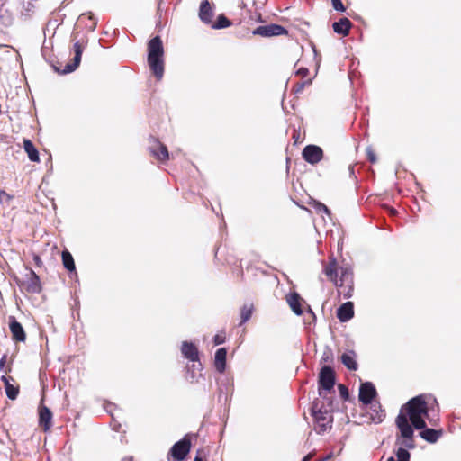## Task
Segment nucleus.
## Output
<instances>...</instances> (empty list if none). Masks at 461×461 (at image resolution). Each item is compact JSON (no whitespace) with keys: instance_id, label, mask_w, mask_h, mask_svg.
<instances>
[{"instance_id":"30","label":"nucleus","mask_w":461,"mask_h":461,"mask_svg":"<svg viewBox=\"0 0 461 461\" xmlns=\"http://www.w3.org/2000/svg\"><path fill=\"white\" fill-rule=\"evenodd\" d=\"M195 367V364H193L192 366H187V375H186V380L191 383H198V376L194 373V368ZM202 376V375H199V377Z\"/></svg>"},{"instance_id":"15","label":"nucleus","mask_w":461,"mask_h":461,"mask_svg":"<svg viewBox=\"0 0 461 461\" xmlns=\"http://www.w3.org/2000/svg\"><path fill=\"white\" fill-rule=\"evenodd\" d=\"M149 149L153 157L162 162L167 160L169 158L167 146L159 142L158 140H154V145L150 146Z\"/></svg>"},{"instance_id":"36","label":"nucleus","mask_w":461,"mask_h":461,"mask_svg":"<svg viewBox=\"0 0 461 461\" xmlns=\"http://www.w3.org/2000/svg\"><path fill=\"white\" fill-rule=\"evenodd\" d=\"M366 155L371 163H375L376 161V157L370 148L366 149Z\"/></svg>"},{"instance_id":"51","label":"nucleus","mask_w":461,"mask_h":461,"mask_svg":"<svg viewBox=\"0 0 461 461\" xmlns=\"http://www.w3.org/2000/svg\"><path fill=\"white\" fill-rule=\"evenodd\" d=\"M267 0H262V3H265Z\"/></svg>"},{"instance_id":"23","label":"nucleus","mask_w":461,"mask_h":461,"mask_svg":"<svg viewBox=\"0 0 461 461\" xmlns=\"http://www.w3.org/2000/svg\"><path fill=\"white\" fill-rule=\"evenodd\" d=\"M51 419L52 413L50 410L46 406L41 407L39 411V421L45 431L50 429L51 426Z\"/></svg>"},{"instance_id":"21","label":"nucleus","mask_w":461,"mask_h":461,"mask_svg":"<svg viewBox=\"0 0 461 461\" xmlns=\"http://www.w3.org/2000/svg\"><path fill=\"white\" fill-rule=\"evenodd\" d=\"M227 349L225 348H218L214 356V366L219 373H223L226 368Z\"/></svg>"},{"instance_id":"41","label":"nucleus","mask_w":461,"mask_h":461,"mask_svg":"<svg viewBox=\"0 0 461 461\" xmlns=\"http://www.w3.org/2000/svg\"><path fill=\"white\" fill-rule=\"evenodd\" d=\"M306 313L311 317L312 321L314 322L316 320V316L310 306H308Z\"/></svg>"},{"instance_id":"2","label":"nucleus","mask_w":461,"mask_h":461,"mask_svg":"<svg viewBox=\"0 0 461 461\" xmlns=\"http://www.w3.org/2000/svg\"><path fill=\"white\" fill-rule=\"evenodd\" d=\"M395 424L400 431L395 440V444L399 446L394 452L397 461H410L411 454L408 449H414L416 447L413 426L409 423L407 416L402 412L396 417ZM387 461H395V459L393 456H390Z\"/></svg>"},{"instance_id":"49","label":"nucleus","mask_w":461,"mask_h":461,"mask_svg":"<svg viewBox=\"0 0 461 461\" xmlns=\"http://www.w3.org/2000/svg\"><path fill=\"white\" fill-rule=\"evenodd\" d=\"M95 22H93V25L91 26V29H92V30H95Z\"/></svg>"},{"instance_id":"16","label":"nucleus","mask_w":461,"mask_h":461,"mask_svg":"<svg viewBox=\"0 0 461 461\" xmlns=\"http://www.w3.org/2000/svg\"><path fill=\"white\" fill-rule=\"evenodd\" d=\"M354 316V304L352 302L342 303L337 310V318L341 322H347Z\"/></svg>"},{"instance_id":"46","label":"nucleus","mask_w":461,"mask_h":461,"mask_svg":"<svg viewBox=\"0 0 461 461\" xmlns=\"http://www.w3.org/2000/svg\"><path fill=\"white\" fill-rule=\"evenodd\" d=\"M350 292H351V285H349V290H348V292L347 294H344V295H345V297H350V296H351Z\"/></svg>"},{"instance_id":"1","label":"nucleus","mask_w":461,"mask_h":461,"mask_svg":"<svg viewBox=\"0 0 461 461\" xmlns=\"http://www.w3.org/2000/svg\"><path fill=\"white\" fill-rule=\"evenodd\" d=\"M400 412L407 416L409 423L411 422V425L416 429L426 427L425 419H427L432 426H435L438 421V415L437 413L429 414L424 395H418L411 398L402 407Z\"/></svg>"},{"instance_id":"27","label":"nucleus","mask_w":461,"mask_h":461,"mask_svg":"<svg viewBox=\"0 0 461 461\" xmlns=\"http://www.w3.org/2000/svg\"><path fill=\"white\" fill-rule=\"evenodd\" d=\"M61 257L64 267L69 272H75L76 266L71 253L68 250L65 249L62 251Z\"/></svg>"},{"instance_id":"31","label":"nucleus","mask_w":461,"mask_h":461,"mask_svg":"<svg viewBox=\"0 0 461 461\" xmlns=\"http://www.w3.org/2000/svg\"><path fill=\"white\" fill-rule=\"evenodd\" d=\"M14 196L7 194L5 191H0V203L8 205L9 203L13 200Z\"/></svg>"},{"instance_id":"39","label":"nucleus","mask_w":461,"mask_h":461,"mask_svg":"<svg viewBox=\"0 0 461 461\" xmlns=\"http://www.w3.org/2000/svg\"><path fill=\"white\" fill-rule=\"evenodd\" d=\"M312 50H313V52H314V59H316V71H317L319 67H320L321 58L318 57V53H317V50H316L315 47H313Z\"/></svg>"},{"instance_id":"19","label":"nucleus","mask_w":461,"mask_h":461,"mask_svg":"<svg viewBox=\"0 0 461 461\" xmlns=\"http://www.w3.org/2000/svg\"><path fill=\"white\" fill-rule=\"evenodd\" d=\"M442 429H434L425 427L420 429L419 435L427 442L433 444L439 439V438L442 436Z\"/></svg>"},{"instance_id":"8","label":"nucleus","mask_w":461,"mask_h":461,"mask_svg":"<svg viewBox=\"0 0 461 461\" xmlns=\"http://www.w3.org/2000/svg\"><path fill=\"white\" fill-rule=\"evenodd\" d=\"M325 275L335 283L336 285H339L338 282V272L336 269V262L335 259L330 262V264L324 269ZM352 283L351 273L348 272L346 269H341V276H340V284L339 286L343 285V283Z\"/></svg>"},{"instance_id":"34","label":"nucleus","mask_w":461,"mask_h":461,"mask_svg":"<svg viewBox=\"0 0 461 461\" xmlns=\"http://www.w3.org/2000/svg\"><path fill=\"white\" fill-rule=\"evenodd\" d=\"M331 4H332L333 8L336 11L344 12L346 10V8H345L343 3L341 2V0H331Z\"/></svg>"},{"instance_id":"9","label":"nucleus","mask_w":461,"mask_h":461,"mask_svg":"<svg viewBox=\"0 0 461 461\" xmlns=\"http://www.w3.org/2000/svg\"><path fill=\"white\" fill-rule=\"evenodd\" d=\"M303 158L311 165L319 163L323 157L321 148L316 145H307L303 149Z\"/></svg>"},{"instance_id":"37","label":"nucleus","mask_w":461,"mask_h":461,"mask_svg":"<svg viewBox=\"0 0 461 461\" xmlns=\"http://www.w3.org/2000/svg\"><path fill=\"white\" fill-rule=\"evenodd\" d=\"M309 73V70L307 68H300L296 70V75L301 76L303 77H305Z\"/></svg>"},{"instance_id":"20","label":"nucleus","mask_w":461,"mask_h":461,"mask_svg":"<svg viewBox=\"0 0 461 461\" xmlns=\"http://www.w3.org/2000/svg\"><path fill=\"white\" fill-rule=\"evenodd\" d=\"M352 27V23L349 19L343 17L340 18L338 22H335L332 24L333 31L339 35L347 36L349 33V31Z\"/></svg>"},{"instance_id":"26","label":"nucleus","mask_w":461,"mask_h":461,"mask_svg":"<svg viewBox=\"0 0 461 461\" xmlns=\"http://www.w3.org/2000/svg\"><path fill=\"white\" fill-rule=\"evenodd\" d=\"M1 381L5 384V389L7 397L10 400H15L19 393V387L10 384L9 377H6L5 375L1 376Z\"/></svg>"},{"instance_id":"7","label":"nucleus","mask_w":461,"mask_h":461,"mask_svg":"<svg viewBox=\"0 0 461 461\" xmlns=\"http://www.w3.org/2000/svg\"><path fill=\"white\" fill-rule=\"evenodd\" d=\"M288 31L284 26L276 23L260 25L252 32L253 35H259L265 38L286 35Z\"/></svg>"},{"instance_id":"14","label":"nucleus","mask_w":461,"mask_h":461,"mask_svg":"<svg viewBox=\"0 0 461 461\" xmlns=\"http://www.w3.org/2000/svg\"><path fill=\"white\" fill-rule=\"evenodd\" d=\"M25 289L30 294H39L41 291L40 277L32 269L27 275Z\"/></svg>"},{"instance_id":"42","label":"nucleus","mask_w":461,"mask_h":461,"mask_svg":"<svg viewBox=\"0 0 461 461\" xmlns=\"http://www.w3.org/2000/svg\"><path fill=\"white\" fill-rule=\"evenodd\" d=\"M332 456H333V454L330 453L326 456L320 458L317 461H327V460H330Z\"/></svg>"},{"instance_id":"4","label":"nucleus","mask_w":461,"mask_h":461,"mask_svg":"<svg viewBox=\"0 0 461 461\" xmlns=\"http://www.w3.org/2000/svg\"><path fill=\"white\" fill-rule=\"evenodd\" d=\"M331 412L332 409L325 408L322 401L315 399L312 402L311 414L314 419L315 430L318 434H322L332 427L333 416Z\"/></svg>"},{"instance_id":"33","label":"nucleus","mask_w":461,"mask_h":461,"mask_svg":"<svg viewBox=\"0 0 461 461\" xmlns=\"http://www.w3.org/2000/svg\"><path fill=\"white\" fill-rule=\"evenodd\" d=\"M338 388H339L341 398L344 399L345 401L348 400L349 397V393H348V389L347 388V386L342 384H339L338 385Z\"/></svg>"},{"instance_id":"18","label":"nucleus","mask_w":461,"mask_h":461,"mask_svg":"<svg viewBox=\"0 0 461 461\" xmlns=\"http://www.w3.org/2000/svg\"><path fill=\"white\" fill-rule=\"evenodd\" d=\"M213 12L208 0L201 3L199 8V18L205 24L212 23Z\"/></svg>"},{"instance_id":"43","label":"nucleus","mask_w":461,"mask_h":461,"mask_svg":"<svg viewBox=\"0 0 461 461\" xmlns=\"http://www.w3.org/2000/svg\"><path fill=\"white\" fill-rule=\"evenodd\" d=\"M311 83H312V79H309V80H307L306 82L302 83V84L299 86V89H298V91H299V90H301V89H303V88L304 87V86H305V85H310Z\"/></svg>"},{"instance_id":"29","label":"nucleus","mask_w":461,"mask_h":461,"mask_svg":"<svg viewBox=\"0 0 461 461\" xmlns=\"http://www.w3.org/2000/svg\"><path fill=\"white\" fill-rule=\"evenodd\" d=\"M230 25H231L230 21L224 14H220L217 17L216 22L213 23H211V27L212 29H216V30L224 29V28L230 27Z\"/></svg>"},{"instance_id":"28","label":"nucleus","mask_w":461,"mask_h":461,"mask_svg":"<svg viewBox=\"0 0 461 461\" xmlns=\"http://www.w3.org/2000/svg\"><path fill=\"white\" fill-rule=\"evenodd\" d=\"M253 311L254 305L251 303H245L240 308V322L239 324L240 326L247 322L251 318Z\"/></svg>"},{"instance_id":"13","label":"nucleus","mask_w":461,"mask_h":461,"mask_svg":"<svg viewBox=\"0 0 461 461\" xmlns=\"http://www.w3.org/2000/svg\"><path fill=\"white\" fill-rule=\"evenodd\" d=\"M181 353L191 362H199V351L193 342L184 341L181 346Z\"/></svg>"},{"instance_id":"25","label":"nucleus","mask_w":461,"mask_h":461,"mask_svg":"<svg viewBox=\"0 0 461 461\" xmlns=\"http://www.w3.org/2000/svg\"><path fill=\"white\" fill-rule=\"evenodd\" d=\"M23 149L28 155V158L32 162H39V152L33 143L29 139H23Z\"/></svg>"},{"instance_id":"38","label":"nucleus","mask_w":461,"mask_h":461,"mask_svg":"<svg viewBox=\"0 0 461 461\" xmlns=\"http://www.w3.org/2000/svg\"><path fill=\"white\" fill-rule=\"evenodd\" d=\"M7 357L6 355H4L0 359V370L4 373H7V371L5 369V365L6 362Z\"/></svg>"},{"instance_id":"5","label":"nucleus","mask_w":461,"mask_h":461,"mask_svg":"<svg viewBox=\"0 0 461 461\" xmlns=\"http://www.w3.org/2000/svg\"><path fill=\"white\" fill-rule=\"evenodd\" d=\"M319 395L323 399H326L322 390L330 392L333 390L335 384V372L330 366H324L321 367L319 375Z\"/></svg>"},{"instance_id":"47","label":"nucleus","mask_w":461,"mask_h":461,"mask_svg":"<svg viewBox=\"0 0 461 461\" xmlns=\"http://www.w3.org/2000/svg\"><path fill=\"white\" fill-rule=\"evenodd\" d=\"M194 461H203V458H202L201 456H196L194 457Z\"/></svg>"},{"instance_id":"35","label":"nucleus","mask_w":461,"mask_h":461,"mask_svg":"<svg viewBox=\"0 0 461 461\" xmlns=\"http://www.w3.org/2000/svg\"><path fill=\"white\" fill-rule=\"evenodd\" d=\"M213 342L215 345H221L225 342V336L224 334H216L213 337Z\"/></svg>"},{"instance_id":"10","label":"nucleus","mask_w":461,"mask_h":461,"mask_svg":"<svg viewBox=\"0 0 461 461\" xmlns=\"http://www.w3.org/2000/svg\"><path fill=\"white\" fill-rule=\"evenodd\" d=\"M377 392L373 383L365 382L361 384L358 399L363 404L368 405L374 401Z\"/></svg>"},{"instance_id":"24","label":"nucleus","mask_w":461,"mask_h":461,"mask_svg":"<svg viewBox=\"0 0 461 461\" xmlns=\"http://www.w3.org/2000/svg\"><path fill=\"white\" fill-rule=\"evenodd\" d=\"M342 364L349 370H357V363L356 361V353L353 350H348L341 356Z\"/></svg>"},{"instance_id":"22","label":"nucleus","mask_w":461,"mask_h":461,"mask_svg":"<svg viewBox=\"0 0 461 461\" xmlns=\"http://www.w3.org/2000/svg\"><path fill=\"white\" fill-rule=\"evenodd\" d=\"M370 404L371 412V420L374 423L378 424L381 423L385 418V412L382 409L380 402H372Z\"/></svg>"},{"instance_id":"44","label":"nucleus","mask_w":461,"mask_h":461,"mask_svg":"<svg viewBox=\"0 0 461 461\" xmlns=\"http://www.w3.org/2000/svg\"><path fill=\"white\" fill-rule=\"evenodd\" d=\"M313 456V454L312 453H310L308 454L307 456H305L302 461H310L312 459V457Z\"/></svg>"},{"instance_id":"48","label":"nucleus","mask_w":461,"mask_h":461,"mask_svg":"<svg viewBox=\"0 0 461 461\" xmlns=\"http://www.w3.org/2000/svg\"><path fill=\"white\" fill-rule=\"evenodd\" d=\"M390 212H391L392 215H394V214L397 213L396 210L393 209V208L390 210Z\"/></svg>"},{"instance_id":"45","label":"nucleus","mask_w":461,"mask_h":461,"mask_svg":"<svg viewBox=\"0 0 461 461\" xmlns=\"http://www.w3.org/2000/svg\"><path fill=\"white\" fill-rule=\"evenodd\" d=\"M348 171H349V175H350V176H355L354 166L350 165V166L348 167Z\"/></svg>"},{"instance_id":"32","label":"nucleus","mask_w":461,"mask_h":461,"mask_svg":"<svg viewBox=\"0 0 461 461\" xmlns=\"http://www.w3.org/2000/svg\"><path fill=\"white\" fill-rule=\"evenodd\" d=\"M314 208H315L316 212L319 213H325L328 215L330 214L329 208L325 204H323L320 202L315 203Z\"/></svg>"},{"instance_id":"17","label":"nucleus","mask_w":461,"mask_h":461,"mask_svg":"<svg viewBox=\"0 0 461 461\" xmlns=\"http://www.w3.org/2000/svg\"><path fill=\"white\" fill-rule=\"evenodd\" d=\"M286 302L294 314L298 316L303 314V299L298 293L293 292L288 294L286 295Z\"/></svg>"},{"instance_id":"3","label":"nucleus","mask_w":461,"mask_h":461,"mask_svg":"<svg viewBox=\"0 0 461 461\" xmlns=\"http://www.w3.org/2000/svg\"><path fill=\"white\" fill-rule=\"evenodd\" d=\"M148 64L158 81L163 78L165 71L164 48L159 36H155L148 42Z\"/></svg>"},{"instance_id":"11","label":"nucleus","mask_w":461,"mask_h":461,"mask_svg":"<svg viewBox=\"0 0 461 461\" xmlns=\"http://www.w3.org/2000/svg\"><path fill=\"white\" fill-rule=\"evenodd\" d=\"M8 324L13 339L18 342H24L26 339L25 331L14 316L8 317Z\"/></svg>"},{"instance_id":"6","label":"nucleus","mask_w":461,"mask_h":461,"mask_svg":"<svg viewBox=\"0 0 461 461\" xmlns=\"http://www.w3.org/2000/svg\"><path fill=\"white\" fill-rule=\"evenodd\" d=\"M191 448V439L185 435L181 440L175 443L167 455L168 461H183Z\"/></svg>"},{"instance_id":"12","label":"nucleus","mask_w":461,"mask_h":461,"mask_svg":"<svg viewBox=\"0 0 461 461\" xmlns=\"http://www.w3.org/2000/svg\"><path fill=\"white\" fill-rule=\"evenodd\" d=\"M74 52L75 57L72 62L68 63L65 68L62 69L61 74H68L73 72L77 68V67L80 64L82 52H83V46L79 43V41H77L74 43Z\"/></svg>"},{"instance_id":"50","label":"nucleus","mask_w":461,"mask_h":461,"mask_svg":"<svg viewBox=\"0 0 461 461\" xmlns=\"http://www.w3.org/2000/svg\"><path fill=\"white\" fill-rule=\"evenodd\" d=\"M122 461H133L132 458H125Z\"/></svg>"},{"instance_id":"40","label":"nucleus","mask_w":461,"mask_h":461,"mask_svg":"<svg viewBox=\"0 0 461 461\" xmlns=\"http://www.w3.org/2000/svg\"><path fill=\"white\" fill-rule=\"evenodd\" d=\"M33 261H34L36 266H38V267H41L42 266V260H41V258H40L39 255H34L33 256Z\"/></svg>"}]
</instances>
